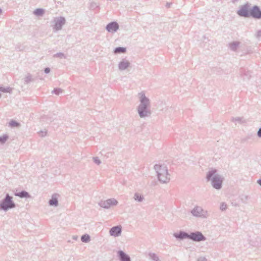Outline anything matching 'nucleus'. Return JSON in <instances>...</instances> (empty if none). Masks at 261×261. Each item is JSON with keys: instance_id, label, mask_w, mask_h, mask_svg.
Returning <instances> with one entry per match:
<instances>
[{"instance_id": "f257e3e1", "label": "nucleus", "mask_w": 261, "mask_h": 261, "mask_svg": "<svg viewBox=\"0 0 261 261\" xmlns=\"http://www.w3.org/2000/svg\"><path fill=\"white\" fill-rule=\"evenodd\" d=\"M139 95L140 103L137 108L139 116L141 118L149 117L151 114L150 100L144 93H140Z\"/></svg>"}, {"instance_id": "f03ea898", "label": "nucleus", "mask_w": 261, "mask_h": 261, "mask_svg": "<svg viewBox=\"0 0 261 261\" xmlns=\"http://www.w3.org/2000/svg\"><path fill=\"white\" fill-rule=\"evenodd\" d=\"M218 171L216 169H212L206 174V179L207 181H211L212 187L216 190L222 188L223 181V177L218 174Z\"/></svg>"}, {"instance_id": "7ed1b4c3", "label": "nucleus", "mask_w": 261, "mask_h": 261, "mask_svg": "<svg viewBox=\"0 0 261 261\" xmlns=\"http://www.w3.org/2000/svg\"><path fill=\"white\" fill-rule=\"evenodd\" d=\"M154 168L156 172L159 180L162 183H167L170 179V175L168 172V169L166 165L156 164Z\"/></svg>"}, {"instance_id": "20e7f679", "label": "nucleus", "mask_w": 261, "mask_h": 261, "mask_svg": "<svg viewBox=\"0 0 261 261\" xmlns=\"http://www.w3.org/2000/svg\"><path fill=\"white\" fill-rule=\"evenodd\" d=\"M16 207V204L13 200L12 196L9 194H6L4 198L0 200V210L5 212Z\"/></svg>"}, {"instance_id": "39448f33", "label": "nucleus", "mask_w": 261, "mask_h": 261, "mask_svg": "<svg viewBox=\"0 0 261 261\" xmlns=\"http://www.w3.org/2000/svg\"><path fill=\"white\" fill-rule=\"evenodd\" d=\"M251 8L249 3H246L240 7L239 9L237 11V14L240 16L245 18H249L250 14Z\"/></svg>"}, {"instance_id": "423d86ee", "label": "nucleus", "mask_w": 261, "mask_h": 261, "mask_svg": "<svg viewBox=\"0 0 261 261\" xmlns=\"http://www.w3.org/2000/svg\"><path fill=\"white\" fill-rule=\"evenodd\" d=\"M189 239L192 240L194 242H200L204 241L206 240V237L199 231H195L191 232L189 233Z\"/></svg>"}, {"instance_id": "0eeeda50", "label": "nucleus", "mask_w": 261, "mask_h": 261, "mask_svg": "<svg viewBox=\"0 0 261 261\" xmlns=\"http://www.w3.org/2000/svg\"><path fill=\"white\" fill-rule=\"evenodd\" d=\"M118 203V201L114 198H111L107 200H101L99 203V205L105 208H109L111 206L116 205Z\"/></svg>"}, {"instance_id": "6e6552de", "label": "nucleus", "mask_w": 261, "mask_h": 261, "mask_svg": "<svg viewBox=\"0 0 261 261\" xmlns=\"http://www.w3.org/2000/svg\"><path fill=\"white\" fill-rule=\"evenodd\" d=\"M250 12V17L256 19L261 18V9L258 6L255 5L251 8Z\"/></svg>"}, {"instance_id": "1a4fd4ad", "label": "nucleus", "mask_w": 261, "mask_h": 261, "mask_svg": "<svg viewBox=\"0 0 261 261\" xmlns=\"http://www.w3.org/2000/svg\"><path fill=\"white\" fill-rule=\"evenodd\" d=\"M54 29L59 31L62 29L63 25L65 23L66 20L64 17H56L54 19Z\"/></svg>"}, {"instance_id": "9d476101", "label": "nucleus", "mask_w": 261, "mask_h": 261, "mask_svg": "<svg viewBox=\"0 0 261 261\" xmlns=\"http://www.w3.org/2000/svg\"><path fill=\"white\" fill-rule=\"evenodd\" d=\"M121 232L122 226L120 225L113 226L109 230L110 236L114 237H117L120 236Z\"/></svg>"}, {"instance_id": "9b49d317", "label": "nucleus", "mask_w": 261, "mask_h": 261, "mask_svg": "<svg viewBox=\"0 0 261 261\" xmlns=\"http://www.w3.org/2000/svg\"><path fill=\"white\" fill-rule=\"evenodd\" d=\"M119 28V25L116 21H112L107 25L106 29L108 32L113 33L116 32Z\"/></svg>"}, {"instance_id": "f8f14e48", "label": "nucleus", "mask_w": 261, "mask_h": 261, "mask_svg": "<svg viewBox=\"0 0 261 261\" xmlns=\"http://www.w3.org/2000/svg\"><path fill=\"white\" fill-rule=\"evenodd\" d=\"M173 236L177 239L179 240H183L184 239H188L189 237V233L188 232L180 230L177 233H174L173 234Z\"/></svg>"}, {"instance_id": "ddd939ff", "label": "nucleus", "mask_w": 261, "mask_h": 261, "mask_svg": "<svg viewBox=\"0 0 261 261\" xmlns=\"http://www.w3.org/2000/svg\"><path fill=\"white\" fill-rule=\"evenodd\" d=\"M117 256L120 261H131L130 256L122 250L117 251Z\"/></svg>"}, {"instance_id": "4468645a", "label": "nucleus", "mask_w": 261, "mask_h": 261, "mask_svg": "<svg viewBox=\"0 0 261 261\" xmlns=\"http://www.w3.org/2000/svg\"><path fill=\"white\" fill-rule=\"evenodd\" d=\"M203 211V210L201 207L196 206H195L192 211V214L196 217H204L202 212Z\"/></svg>"}, {"instance_id": "2eb2a0df", "label": "nucleus", "mask_w": 261, "mask_h": 261, "mask_svg": "<svg viewBox=\"0 0 261 261\" xmlns=\"http://www.w3.org/2000/svg\"><path fill=\"white\" fill-rule=\"evenodd\" d=\"M130 66V62L125 60L122 59L118 64V68L120 70L123 71L126 69Z\"/></svg>"}, {"instance_id": "dca6fc26", "label": "nucleus", "mask_w": 261, "mask_h": 261, "mask_svg": "<svg viewBox=\"0 0 261 261\" xmlns=\"http://www.w3.org/2000/svg\"><path fill=\"white\" fill-rule=\"evenodd\" d=\"M241 43L239 41H232L229 43L228 46L230 49L236 51L239 47H242Z\"/></svg>"}, {"instance_id": "f3484780", "label": "nucleus", "mask_w": 261, "mask_h": 261, "mask_svg": "<svg viewBox=\"0 0 261 261\" xmlns=\"http://www.w3.org/2000/svg\"><path fill=\"white\" fill-rule=\"evenodd\" d=\"M58 195L57 194H54L52 195L51 198L49 200L48 203L50 206H53L57 207L59 205Z\"/></svg>"}, {"instance_id": "a211bd4d", "label": "nucleus", "mask_w": 261, "mask_h": 261, "mask_svg": "<svg viewBox=\"0 0 261 261\" xmlns=\"http://www.w3.org/2000/svg\"><path fill=\"white\" fill-rule=\"evenodd\" d=\"M14 195L15 196L19 197L21 198H28L31 197V195H30V194L24 190H22L19 192H16L14 194Z\"/></svg>"}, {"instance_id": "6ab92c4d", "label": "nucleus", "mask_w": 261, "mask_h": 261, "mask_svg": "<svg viewBox=\"0 0 261 261\" xmlns=\"http://www.w3.org/2000/svg\"><path fill=\"white\" fill-rule=\"evenodd\" d=\"M35 79L33 77L31 74L28 73L24 77V84H29L31 82H34Z\"/></svg>"}, {"instance_id": "aec40b11", "label": "nucleus", "mask_w": 261, "mask_h": 261, "mask_svg": "<svg viewBox=\"0 0 261 261\" xmlns=\"http://www.w3.org/2000/svg\"><path fill=\"white\" fill-rule=\"evenodd\" d=\"M134 199L137 202H141L144 200V198L143 195L136 192L134 194Z\"/></svg>"}, {"instance_id": "412c9836", "label": "nucleus", "mask_w": 261, "mask_h": 261, "mask_svg": "<svg viewBox=\"0 0 261 261\" xmlns=\"http://www.w3.org/2000/svg\"><path fill=\"white\" fill-rule=\"evenodd\" d=\"M126 51V48L124 47H117L113 51L115 54L125 53Z\"/></svg>"}, {"instance_id": "4be33fe9", "label": "nucleus", "mask_w": 261, "mask_h": 261, "mask_svg": "<svg viewBox=\"0 0 261 261\" xmlns=\"http://www.w3.org/2000/svg\"><path fill=\"white\" fill-rule=\"evenodd\" d=\"M260 243H261V240L258 237H257L255 238V240H250V244L251 245H252L253 246H257L260 244Z\"/></svg>"}, {"instance_id": "5701e85b", "label": "nucleus", "mask_w": 261, "mask_h": 261, "mask_svg": "<svg viewBox=\"0 0 261 261\" xmlns=\"http://www.w3.org/2000/svg\"><path fill=\"white\" fill-rule=\"evenodd\" d=\"M149 258L153 261H161L156 254L150 252L148 253Z\"/></svg>"}, {"instance_id": "b1692460", "label": "nucleus", "mask_w": 261, "mask_h": 261, "mask_svg": "<svg viewBox=\"0 0 261 261\" xmlns=\"http://www.w3.org/2000/svg\"><path fill=\"white\" fill-rule=\"evenodd\" d=\"M33 13L38 16H42L44 13V10L42 8H37L34 11Z\"/></svg>"}, {"instance_id": "393cba45", "label": "nucleus", "mask_w": 261, "mask_h": 261, "mask_svg": "<svg viewBox=\"0 0 261 261\" xmlns=\"http://www.w3.org/2000/svg\"><path fill=\"white\" fill-rule=\"evenodd\" d=\"M81 240L82 242L88 243L90 241V236L88 234H83L82 236Z\"/></svg>"}, {"instance_id": "a878e982", "label": "nucleus", "mask_w": 261, "mask_h": 261, "mask_svg": "<svg viewBox=\"0 0 261 261\" xmlns=\"http://www.w3.org/2000/svg\"><path fill=\"white\" fill-rule=\"evenodd\" d=\"M9 126L11 127H18L20 126V124L14 120H11L9 123Z\"/></svg>"}, {"instance_id": "bb28decb", "label": "nucleus", "mask_w": 261, "mask_h": 261, "mask_svg": "<svg viewBox=\"0 0 261 261\" xmlns=\"http://www.w3.org/2000/svg\"><path fill=\"white\" fill-rule=\"evenodd\" d=\"M12 89L9 87H4L3 86H0V91L4 93H11Z\"/></svg>"}, {"instance_id": "cd10ccee", "label": "nucleus", "mask_w": 261, "mask_h": 261, "mask_svg": "<svg viewBox=\"0 0 261 261\" xmlns=\"http://www.w3.org/2000/svg\"><path fill=\"white\" fill-rule=\"evenodd\" d=\"M232 121L233 122H236L238 123L242 124L245 122V120H244L243 117H236V118H232L231 119Z\"/></svg>"}, {"instance_id": "c85d7f7f", "label": "nucleus", "mask_w": 261, "mask_h": 261, "mask_svg": "<svg viewBox=\"0 0 261 261\" xmlns=\"http://www.w3.org/2000/svg\"><path fill=\"white\" fill-rule=\"evenodd\" d=\"M9 138L8 135H3L2 136H0V143L3 144L6 143Z\"/></svg>"}, {"instance_id": "c756f323", "label": "nucleus", "mask_w": 261, "mask_h": 261, "mask_svg": "<svg viewBox=\"0 0 261 261\" xmlns=\"http://www.w3.org/2000/svg\"><path fill=\"white\" fill-rule=\"evenodd\" d=\"M63 90L59 88H55L52 91L51 93L53 94H55L57 95H59L60 94L62 93Z\"/></svg>"}, {"instance_id": "7c9ffc66", "label": "nucleus", "mask_w": 261, "mask_h": 261, "mask_svg": "<svg viewBox=\"0 0 261 261\" xmlns=\"http://www.w3.org/2000/svg\"><path fill=\"white\" fill-rule=\"evenodd\" d=\"M54 57L59 58L61 59H65L66 57L65 55L62 53H58L54 55Z\"/></svg>"}, {"instance_id": "2f4dec72", "label": "nucleus", "mask_w": 261, "mask_h": 261, "mask_svg": "<svg viewBox=\"0 0 261 261\" xmlns=\"http://www.w3.org/2000/svg\"><path fill=\"white\" fill-rule=\"evenodd\" d=\"M248 199V196L245 195H242L241 196V199L244 203H247Z\"/></svg>"}, {"instance_id": "473e14b6", "label": "nucleus", "mask_w": 261, "mask_h": 261, "mask_svg": "<svg viewBox=\"0 0 261 261\" xmlns=\"http://www.w3.org/2000/svg\"><path fill=\"white\" fill-rule=\"evenodd\" d=\"M93 162L97 165H99L101 163V161L99 160V159L96 156L93 158Z\"/></svg>"}, {"instance_id": "72a5a7b5", "label": "nucleus", "mask_w": 261, "mask_h": 261, "mask_svg": "<svg viewBox=\"0 0 261 261\" xmlns=\"http://www.w3.org/2000/svg\"><path fill=\"white\" fill-rule=\"evenodd\" d=\"M220 208L222 211H225L227 208V204L224 202H222L220 205Z\"/></svg>"}, {"instance_id": "f704fd0d", "label": "nucleus", "mask_w": 261, "mask_h": 261, "mask_svg": "<svg viewBox=\"0 0 261 261\" xmlns=\"http://www.w3.org/2000/svg\"><path fill=\"white\" fill-rule=\"evenodd\" d=\"M39 134L40 136L43 137L46 135L47 132L46 131H40Z\"/></svg>"}, {"instance_id": "c9c22d12", "label": "nucleus", "mask_w": 261, "mask_h": 261, "mask_svg": "<svg viewBox=\"0 0 261 261\" xmlns=\"http://www.w3.org/2000/svg\"><path fill=\"white\" fill-rule=\"evenodd\" d=\"M207 259L204 256H200L197 258V261H207Z\"/></svg>"}, {"instance_id": "e433bc0d", "label": "nucleus", "mask_w": 261, "mask_h": 261, "mask_svg": "<svg viewBox=\"0 0 261 261\" xmlns=\"http://www.w3.org/2000/svg\"><path fill=\"white\" fill-rule=\"evenodd\" d=\"M44 71L46 74H48L50 72V69L49 67H46L44 68Z\"/></svg>"}, {"instance_id": "4c0bfd02", "label": "nucleus", "mask_w": 261, "mask_h": 261, "mask_svg": "<svg viewBox=\"0 0 261 261\" xmlns=\"http://www.w3.org/2000/svg\"><path fill=\"white\" fill-rule=\"evenodd\" d=\"M257 136L259 138H261V127L258 129L257 132Z\"/></svg>"}, {"instance_id": "58836bf2", "label": "nucleus", "mask_w": 261, "mask_h": 261, "mask_svg": "<svg viewBox=\"0 0 261 261\" xmlns=\"http://www.w3.org/2000/svg\"><path fill=\"white\" fill-rule=\"evenodd\" d=\"M256 36L257 38H260L261 37V30H258L257 32Z\"/></svg>"}, {"instance_id": "ea45409f", "label": "nucleus", "mask_w": 261, "mask_h": 261, "mask_svg": "<svg viewBox=\"0 0 261 261\" xmlns=\"http://www.w3.org/2000/svg\"><path fill=\"white\" fill-rule=\"evenodd\" d=\"M172 5V3H167L166 4V7L167 8H169L171 7V5Z\"/></svg>"}, {"instance_id": "a19ab883", "label": "nucleus", "mask_w": 261, "mask_h": 261, "mask_svg": "<svg viewBox=\"0 0 261 261\" xmlns=\"http://www.w3.org/2000/svg\"><path fill=\"white\" fill-rule=\"evenodd\" d=\"M257 183L261 187V178L257 180Z\"/></svg>"}, {"instance_id": "79ce46f5", "label": "nucleus", "mask_w": 261, "mask_h": 261, "mask_svg": "<svg viewBox=\"0 0 261 261\" xmlns=\"http://www.w3.org/2000/svg\"><path fill=\"white\" fill-rule=\"evenodd\" d=\"M3 12L2 9L0 8V14H1Z\"/></svg>"}, {"instance_id": "37998d69", "label": "nucleus", "mask_w": 261, "mask_h": 261, "mask_svg": "<svg viewBox=\"0 0 261 261\" xmlns=\"http://www.w3.org/2000/svg\"><path fill=\"white\" fill-rule=\"evenodd\" d=\"M94 7V5H92L91 7Z\"/></svg>"}, {"instance_id": "c03bdc74", "label": "nucleus", "mask_w": 261, "mask_h": 261, "mask_svg": "<svg viewBox=\"0 0 261 261\" xmlns=\"http://www.w3.org/2000/svg\"><path fill=\"white\" fill-rule=\"evenodd\" d=\"M236 0H233L232 2L234 3Z\"/></svg>"}, {"instance_id": "a18cd8bd", "label": "nucleus", "mask_w": 261, "mask_h": 261, "mask_svg": "<svg viewBox=\"0 0 261 261\" xmlns=\"http://www.w3.org/2000/svg\"><path fill=\"white\" fill-rule=\"evenodd\" d=\"M1 96H2V94H1V93H0V97H1Z\"/></svg>"}]
</instances>
